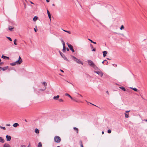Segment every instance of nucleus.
I'll return each mask as SVG.
<instances>
[{"instance_id": "4", "label": "nucleus", "mask_w": 147, "mask_h": 147, "mask_svg": "<svg viewBox=\"0 0 147 147\" xmlns=\"http://www.w3.org/2000/svg\"><path fill=\"white\" fill-rule=\"evenodd\" d=\"M22 62V60L21 58L19 56L18 59L15 62L17 64H20Z\"/></svg>"}, {"instance_id": "2", "label": "nucleus", "mask_w": 147, "mask_h": 147, "mask_svg": "<svg viewBox=\"0 0 147 147\" xmlns=\"http://www.w3.org/2000/svg\"><path fill=\"white\" fill-rule=\"evenodd\" d=\"M54 140L55 142L59 143L60 142L61 140V138L59 136H56L54 138Z\"/></svg>"}, {"instance_id": "48", "label": "nucleus", "mask_w": 147, "mask_h": 147, "mask_svg": "<svg viewBox=\"0 0 147 147\" xmlns=\"http://www.w3.org/2000/svg\"><path fill=\"white\" fill-rule=\"evenodd\" d=\"M80 146L81 147H83V144H81V145H80Z\"/></svg>"}, {"instance_id": "55", "label": "nucleus", "mask_w": 147, "mask_h": 147, "mask_svg": "<svg viewBox=\"0 0 147 147\" xmlns=\"http://www.w3.org/2000/svg\"><path fill=\"white\" fill-rule=\"evenodd\" d=\"M121 35L122 36H124V35L123 34H121Z\"/></svg>"}, {"instance_id": "58", "label": "nucleus", "mask_w": 147, "mask_h": 147, "mask_svg": "<svg viewBox=\"0 0 147 147\" xmlns=\"http://www.w3.org/2000/svg\"><path fill=\"white\" fill-rule=\"evenodd\" d=\"M79 95H80V96L81 97H82V95H81V94H79Z\"/></svg>"}, {"instance_id": "47", "label": "nucleus", "mask_w": 147, "mask_h": 147, "mask_svg": "<svg viewBox=\"0 0 147 147\" xmlns=\"http://www.w3.org/2000/svg\"><path fill=\"white\" fill-rule=\"evenodd\" d=\"M3 64V62H1L0 63V65H1L2 64Z\"/></svg>"}, {"instance_id": "33", "label": "nucleus", "mask_w": 147, "mask_h": 147, "mask_svg": "<svg viewBox=\"0 0 147 147\" xmlns=\"http://www.w3.org/2000/svg\"><path fill=\"white\" fill-rule=\"evenodd\" d=\"M6 37L10 41H12V39H11V38L10 37H7V36Z\"/></svg>"}, {"instance_id": "7", "label": "nucleus", "mask_w": 147, "mask_h": 147, "mask_svg": "<svg viewBox=\"0 0 147 147\" xmlns=\"http://www.w3.org/2000/svg\"><path fill=\"white\" fill-rule=\"evenodd\" d=\"M88 61L89 65L91 67H92L95 65L93 62L91 60H88Z\"/></svg>"}, {"instance_id": "42", "label": "nucleus", "mask_w": 147, "mask_h": 147, "mask_svg": "<svg viewBox=\"0 0 147 147\" xmlns=\"http://www.w3.org/2000/svg\"><path fill=\"white\" fill-rule=\"evenodd\" d=\"M80 145H81V144H82V141H81H81H80Z\"/></svg>"}, {"instance_id": "27", "label": "nucleus", "mask_w": 147, "mask_h": 147, "mask_svg": "<svg viewBox=\"0 0 147 147\" xmlns=\"http://www.w3.org/2000/svg\"><path fill=\"white\" fill-rule=\"evenodd\" d=\"M16 64H17L15 62L10 63V65L12 66H14L16 65Z\"/></svg>"}, {"instance_id": "37", "label": "nucleus", "mask_w": 147, "mask_h": 147, "mask_svg": "<svg viewBox=\"0 0 147 147\" xmlns=\"http://www.w3.org/2000/svg\"><path fill=\"white\" fill-rule=\"evenodd\" d=\"M107 132L108 133L110 134L111 133V131L110 129H109L107 131Z\"/></svg>"}, {"instance_id": "21", "label": "nucleus", "mask_w": 147, "mask_h": 147, "mask_svg": "<svg viewBox=\"0 0 147 147\" xmlns=\"http://www.w3.org/2000/svg\"><path fill=\"white\" fill-rule=\"evenodd\" d=\"M65 95L66 96H68L71 99H72V97L69 94H68V93H66L65 94Z\"/></svg>"}, {"instance_id": "13", "label": "nucleus", "mask_w": 147, "mask_h": 147, "mask_svg": "<svg viewBox=\"0 0 147 147\" xmlns=\"http://www.w3.org/2000/svg\"><path fill=\"white\" fill-rule=\"evenodd\" d=\"M103 56L104 57H105L107 55V52L106 51H104L103 52Z\"/></svg>"}, {"instance_id": "38", "label": "nucleus", "mask_w": 147, "mask_h": 147, "mask_svg": "<svg viewBox=\"0 0 147 147\" xmlns=\"http://www.w3.org/2000/svg\"><path fill=\"white\" fill-rule=\"evenodd\" d=\"M92 51H96V49L95 48L93 49Z\"/></svg>"}, {"instance_id": "63", "label": "nucleus", "mask_w": 147, "mask_h": 147, "mask_svg": "<svg viewBox=\"0 0 147 147\" xmlns=\"http://www.w3.org/2000/svg\"><path fill=\"white\" fill-rule=\"evenodd\" d=\"M145 121H147V120H145Z\"/></svg>"}, {"instance_id": "50", "label": "nucleus", "mask_w": 147, "mask_h": 147, "mask_svg": "<svg viewBox=\"0 0 147 147\" xmlns=\"http://www.w3.org/2000/svg\"><path fill=\"white\" fill-rule=\"evenodd\" d=\"M60 71H61V72H64V71H63V70H61V69H60Z\"/></svg>"}, {"instance_id": "62", "label": "nucleus", "mask_w": 147, "mask_h": 147, "mask_svg": "<svg viewBox=\"0 0 147 147\" xmlns=\"http://www.w3.org/2000/svg\"><path fill=\"white\" fill-rule=\"evenodd\" d=\"M57 147H60L59 146H57Z\"/></svg>"}, {"instance_id": "39", "label": "nucleus", "mask_w": 147, "mask_h": 147, "mask_svg": "<svg viewBox=\"0 0 147 147\" xmlns=\"http://www.w3.org/2000/svg\"><path fill=\"white\" fill-rule=\"evenodd\" d=\"M113 66H114L115 67H116V66H117V65L115 64H113Z\"/></svg>"}, {"instance_id": "34", "label": "nucleus", "mask_w": 147, "mask_h": 147, "mask_svg": "<svg viewBox=\"0 0 147 147\" xmlns=\"http://www.w3.org/2000/svg\"><path fill=\"white\" fill-rule=\"evenodd\" d=\"M0 128L2 129L5 130L6 129L5 127H3L2 126H0Z\"/></svg>"}, {"instance_id": "56", "label": "nucleus", "mask_w": 147, "mask_h": 147, "mask_svg": "<svg viewBox=\"0 0 147 147\" xmlns=\"http://www.w3.org/2000/svg\"><path fill=\"white\" fill-rule=\"evenodd\" d=\"M52 5L53 6H55V5L54 4H52Z\"/></svg>"}, {"instance_id": "26", "label": "nucleus", "mask_w": 147, "mask_h": 147, "mask_svg": "<svg viewBox=\"0 0 147 147\" xmlns=\"http://www.w3.org/2000/svg\"><path fill=\"white\" fill-rule=\"evenodd\" d=\"M38 147H42V143L41 142H40L38 143Z\"/></svg>"}, {"instance_id": "53", "label": "nucleus", "mask_w": 147, "mask_h": 147, "mask_svg": "<svg viewBox=\"0 0 147 147\" xmlns=\"http://www.w3.org/2000/svg\"><path fill=\"white\" fill-rule=\"evenodd\" d=\"M30 3H31V4H34V3H33L31 1H30Z\"/></svg>"}, {"instance_id": "29", "label": "nucleus", "mask_w": 147, "mask_h": 147, "mask_svg": "<svg viewBox=\"0 0 147 147\" xmlns=\"http://www.w3.org/2000/svg\"><path fill=\"white\" fill-rule=\"evenodd\" d=\"M42 84L44 85L45 86H47V83L46 82H42Z\"/></svg>"}, {"instance_id": "16", "label": "nucleus", "mask_w": 147, "mask_h": 147, "mask_svg": "<svg viewBox=\"0 0 147 147\" xmlns=\"http://www.w3.org/2000/svg\"><path fill=\"white\" fill-rule=\"evenodd\" d=\"M13 28H14L13 27H12L10 26H9L8 28L9 30L11 31H12V30Z\"/></svg>"}, {"instance_id": "61", "label": "nucleus", "mask_w": 147, "mask_h": 147, "mask_svg": "<svg viewBox=\"0 0 147 147\" xmlns=\"http://www.w3.org/2000/svg\"><path fill=\"white\" fill-rule=\"evenodd\" d=\"M108 63V62L107 61V63L106 65H107V63Z\"/></svg>"}, {"instance_id": "24", "label": "nucleus", "mask_w": 147, "mask_h": 147, "mask_svg": "<svg viewBox=\"0 0 147 147\" xmlns=\"http://www.w3.org/2000/svg\"><path fill=\"white\" fill-rule=\"evenodd\" d=\"M38 18V17H37V16H35L33 18V20L35 21H36L37 19Z\"/></svg>"}, {"instance_id": "20", "label": "nucleus", "mask_w": 147, "mask_h": 147, "mask_svg": "<svg viewBox=\"0 0 147 147\" xmlns=\"http://www.w3.org/2000/svg\"><path fill=\"white\" fill-rule=\"evenodd\" d=\"M73 129L74 130H76V133L77 134L78 133V128L76 127H74L73 128Z\"/></svg>"}, {"instance_id": "3", "label": "nucleus", "mask_w": 147, "mask_h": 147, "mask_svg": "<svg viewBox=\"0 0 147 147\" xmlns=\"http://www.w3.org/2000/svg\"><path fill=\"white\" fill-rule=\"evenodd\" d=\"M61 42L63 44V52H65V49H66V47H65V42H64V41L62 39H61Z\"/></svg>"}, {"instance_id": "28", "label": "nucleus", "mask_w": 147, "mask_h": 147, "mask_svg": "<svg viewBox=\"0 0 147 147\" xmlns=\"http://www.w3.org/2000/svg\"><path fill=\"white\" fill-rule=\"evenodd\" d=\"M62 30H63V31H64V32H67V33H69V34H71V33L70 32V31H69L66 30H63V29H62Z\"/></svg>"}, {"instance_id": "23", "label": "nucleus", "mask_w": 147, "mask_h": 147, "mask_svg": "<svg viewBox=\"0 0 147 147\" xmlns=\"http://www.w3.org/2000/svg\"><path fill=\"white\" fill-rule=\"evenodd\" d=\"M2 57L3 58V59H6V58L8 59H9V57H7L5 56H4L3 55L2 56Z\"/></svg>"}, {"instance_id": "12", "label": "nucleus", "mask_w": 147, "mask_h": 147, "mask_svg": "<svg viewBox=\"0 0 147 147\" xmlns=\"http://www.w3.org/2000/svg\"><path fill=\"white\" fill-rule=\"evenodd\" d=\"M47 13L49 17V18L50 19V20H51V15L49 11L48 10H47Z\"/></svg>"}, {"instance_id": "35", "label": "nucleus", "mask_w": 147, "mask_h": 147, "mask_svg": "<svg viewBox=\"0 0 147 147\" xmlns=\"http://www.w3.org/2000/svg\"><path fill=\"white\" fill-rule=\"evenodd\" d=\"M124 28V27L123 25H122L120 27V29L121 30H122Z\"/></svg>"}, {"instance_id": "10", "label": "nucleus", "mask_w": 147, "mask_h": 147, "mask_svg": "<svg viewBox=\"0 0 147 147\" xmlns=\"http://www.w3.org/2000/svg\"><path fill=\"white\" fill-rule=\"evenodd\" d=\"M3 147H11V146L9 144L5 143L3 145Z\"/></svg>"}, {"instance_id": "44", "label": "nucleus", "mask_w": 147, "mask_h": 147, "mask_svg": "<svg viewBox=\"0 0 147 147\" xmlns=\"http://www.w3.org/2000/svg\"><path fill=\"white\" fill-rule=\"evenodd\" d=\"M130 111V110H129V111H125V112L126 113H128V112H129Z\"/></svg>"}, {"instance_id": "43", "label": "nucleus", "mask_w": 147, "mask_h": 147, "mask_svg": "<svg viewBox=\"0 0 147 147\" xmlns=\"http://www.w3.org/2000/svg\"><path fill=\"white\" fill-rule=\"evenodd\" d=\"M37 30V29H36L35 28H34V30L35 32H36Z\"/></svg>"}, {"instance_id": "40", "label": "nucleus", "mask_w": 147, "mask_h": 147, "mask_svg": "<svg viewBox=\"0 0 147 147\" xmlns=\"http://www.w3.org/2000/svg\"><path fill=\"white\" fill-rule=\"evenodd\" d=\"M90 47H91V48H93V47L92 46V45L91 44H90Z\"/></svg>"}, {"instance_id": "36", "label": "nucleus", "mask_w": 147, "mask_h": 147, "mask_svg": "<svg viewBox=\"0 0 147 147\" xmlns=\"http://www.w3.org/2000/svg\"><path fill=\"white\" fill-rule=\"evenodd\" d=\"M58 100L60 102H63V100L61 98L59 99Z\"/></svg>"}, {"instance_id": "6", "label": "nucleus", "mask_w": 147, "mask_h": 147, "mask_svg": "<svg viewBox=\"0 0 147 147\" xmlns=\"http://www.w3.org/2000/svg\"><path fill=\"white\" fill-rule=\"evenodd\" d=\"M59 53L61 56L66 61H69V60L67 59V58L65 57L64 55L62 52L60 51H59Z\"/></svg>"}, {"instance_id": "17", "label": "nucleus", "mask_w": 147, "mask_h": 147, "mask_svg": "<svg viewBox=\"0 0 147 147\" xmlns=\"http://www.w3.org/2000/svg\"><path fill=\"white\" fill-rule=\"evenodd\" d=\"M19 125V124L17 123H15L13 124V126L14 127H16Z\"/></svg>"}, {"instance_id": "14", "label": "nucleus", "mask_w": 147, "mask_h": 147, "mask_svg": "<svg viewBox=\"0 0 147 147\" xmlns=\"http://www.w3.org/2000/svg\"><path fill=\"white\" fill-rule=\"evenodd\" d=\"M59 96L58 95L57 96H54L53 97V98L54 100H58V99H59L58 98H59Z\"/></svg>"}, {"instance_id": "41", "label": "nucleus", "mask_w": 147, "mask_h": 147, "mask_svg": "<svg viewBox=\"0 0 147 147\" xmlns=\"http://www.w3.org/2000/svg\"><path fill=\"white\" fill-rule=\"evenodd\" d=\"M6 125L7 126H10V125L9 124H6Z\"/></svg>"}, {"instance_id": "52", "label": "nucleus", "mask_w": 147, "mask_h": 147, "mask_svg": "<svg viewBox=\"0 0 147 147\" xmlns=\"http://www.w3.org/2000/svg\"><path fill=\"white\" fill-rule=\"evenodd\" d=\"M2 69V68L0 66V71H1Z\"/></svg>"}, {"instance_id": "15", "label": "nucleus", "mask_w": 147, "mask_h": 147, "mask_svg": "<svg viewBox=\"0 0 147 147\" xmlns=\"http://www.w3.org/2000/svg\"><path fill=\"white\" fill-rule=\"evenodd\" d=\"M92 67L96 70H98L99 69L95 65H94Z\"/></svg>"}, {"instance_id": "1", "label": "nucleus", "mask_w": 147, "mask_h": 147, "mask_svg": "<svg viewBox=\"0 0 147 147\" xmlns=\"http://www.w3.org/2000/svg\"><path fill=\"white\" fill-rule=\"evenodd\" d=\"M72 59L75 61L79 64H81L82 65H83V62L81 61L80 59L77 58L73 56H71Z\"/></svg>"}, {"instance_id": "11", "label": "nucleus", "mask_w": 147, "mask_h": 147, "mask_svg": "<svg viewBox=\"0 0 147 147\" xmlns=\"http://www.w3.org/2000/svg\"><path fill=\"white\" fill-rule=\"evenodd\" d=\"M5 142V140L2 137H0V142L3 143Z\"/></svg>"}, {"instance_id": "49", "label": "nucleus", "mask_w": 147, "mask_h": 147, "mask_svg": "<svg viewBox=\"0 0 147 147\" xmlns=\"http://www.w3.org/2000/svg\"><path fill=\"white\" fill-rule=\"evenodd\" d=\"M46 0L47 2V3L49 2V1H50L49 0Z\"/></svg>"}, {"instance_id": "8", "label": "nucleus", "mask_w": 147, "mask_h": 147, "mask_svg": "<svg viewBox=\"0 0 147 147\" xmlns=\"http://www.w3.org/2000/svg\"><path fill=\"white\" fill-rule=\"evenodd\" d=\"M94 72L95 73H96L98 75L100 76L101 77H102V76L103 75V73L101 71H94Z\"/></svg>"}, {"instance_id": "22", "label": "nucleus", "mask_w": 147, "mask_h": 147, "mask_svg": "<svg viewBox=\"0 0 147 147\" xmlns=\"http://www.w3.org/2000/svg\"><path fill=\"white\" fill-rule=\"evenodd\" d=\"M131 88L132 89L135 91L138 92V90L136 88Z\"/></svg>"}, {"instance_id": "18", "label": "nucleus", "mask_w": 147, "mask_h": 147, "mask_svg": "<svg viewBox=\"0 0 147 147\" xmlns=\"http://www.w3.org/2000/svg\"><path fill=\"white\" fill-rule=\"evenodd\" d=\"M8 66H7V67H3V68L2 69V70L3 71H4L5 70H6L8 68Z\"/></svg>"}, {"instance_id": "51", "label": "nucleus", "mask_w": 147, "mask_h": 147, "mask_svg": "<svg viewBox=\"0 0 147 147\" xmlns=\"http://www.w3.org/2000/svg\"><path fill=\"white\" fill-rule=\"evenodd\" d=\"M104 133V131H102V134H103Z\"/></svg>"}, {"instance_id": "54", "label": "nucleus", "mask_w": 147, "mask_h": 147, "mask_svg": "<svg viewBox=\"0 0 147 147\" xmlns=\"http://www.w3.org/2000/svg\"><path fill=\"white\" fill-rule=\"evenodd\" d=\"M24 120L26 122H27V120L26 119H25Z\"/></svg>"}, {"instance_id": "45", "label": "nucleus", "mask_w": 147, "mask_h": 147, "mask_svg": "<svg viewBox=\"0 0 147 147\" xmlns=\"http://www.w3.org/2000/svg\"><path fill=\"white\" fill-rule=\"evenodd\" d=\"M106 93H107L108 95H109V93L108 91H107L106 92Z\"/></svg>"}, {"instance_id": "59", "label": "nucleus", "mask_w": 147, "mask_h": 147, "mask_svg": "<svg viewBox=\"0 0 147 147\" xmlns=\"http://www.w3.org/2000/svg\"><path fill=\"white\" fill-rule=\"evenodd\" d=\"M104 61H103L102 62V63L103 64L104 63Z\"/></svg>"}, {"instance_id": "19", "label": "nucleus", "mask_w": 147, "mask_h": 147, "mask_svg": "<svg viewBox=\"0 0 147 147\" xmlns=\"http://www.w3.org/2000/svg\"><path fill=\"white\" fill-rule=\"evenodd\" d=\"M35 132L36 134H38L39 133V130L36 128L35 129Z\"/></svg>"}, {"instance_id": "60", "label": "nucleus", "mask_w": 147, "mask_h": 147, "mask_svg": "<svg viewBox=\"0 0 147 147\" xmlns=\"http://www.w3.org/2000/svg\"><path fill=\"white\" fill-rule=\"evenodd\" d=\"M104 61L105 62V61H107V60H105Z\"/></svg>"}, {"instance_id": "30", "label": "nucleus", "mask_w": 147, "mask_h": 147, "mask_svg": "<svg viewBox=\"0 0 147 147\" xmlns=\"http://www.w3.org/2000/svg\"><path fill=\"white\" fill-rule=\"evenodd\" d=\"M88 39V40H89V41H90L92 43H94V44H96V42H94L92 40H91V39Z\"/></svg>"}, {"instance_id": "31", "label": "nucleus", "mask_w": 147, "mask_h": 147, "mask_svg": "<svg viewBox=\"0 0 147 147\" xmlns=\"http://www.w3.org/2000/svg\"><path fill=\"white\" fill-rule=\"evenodd\" d=\"M16 39H15L13 41L14 44L15 45H17V43L16 42Z\"/></svg>"}, {"instance_id": "46", "label": "nucleus", "mask_w": 147, "mask_h": 147, "mask_svg": "<svg viewBox=\"0 0 147 147\" xmlns=\"http://www.w3.org/2000/svg\"><path fill=\"white\" fill-rule=\"evenodd\" d=\"M66 50H67V51H69V49L68 48H66Z\"/></svg>"}, {"instance_id": "32", "label": "nucleus", "mask_w": 147, "mask_h": 147, "mask_svg": "<svg viewBox=\"0 0 147 147\" xmlns=\"http://www.w3.org/2000/svg\"><path fill=\"white\" fill-rule=\"evenodd\" d=\"M125 117L126 118H127L129 117L128 114H127L126 113H125Z\"/></svg>"}, {"instance_id": "57", "label": "nucleus", "mask_w": 147, "mask_h": 147, "mask_svg": "<svg viewBox=\"0 0 147 147\" xmlns=\"http://www.w3.org/2000/svg\"><path fill=\"white\" fill-rule=\"evenodd\" d=\"M107 59H108V60H111V59H109V58H107Z\"/></svg>"}, {"instance_id": "9", "label": "nucleus", "mask_w": 147, "mask_h": 147, "mask_svg": "<svg viewBox=\"0 0 147 147\" xmlns=\"http://www.w3.org/2000/svg\"><path fill=\"white\" fill-rule=\"evenodd\" d=\"M7 141H10L11 139V137L10 136L7 135L6 136Z\"/></svg>"}, {"instance_id": "5", "label": "nucleus", "mask_w": 147, "mask_h": 147, "mask_svg": "<svg viewBox=\"0 0 147 147\" xmlns=\"http://www.w3.org/2000/svg\"><path fill=\"white\" fill-rule=\"evenodd\" d=\"M67 45L68 46L70 49L72 51V52H74L75 51L73 49V46L71 45L68 43V42L67 43Z\"/></svg>"}, {"instance_id": "25", "label": "nucleus", "mask_w": 147, "mask_h": 147, "mask_svg": "<svg viewBox=\"0 0 147 147\" xmlns=\"http://www.w3.org/2000/svg\"><path fill=\"white\" fill-rule=\"evenodd\" d=\"M119 88L123 91H126L125 88L123 87H120Z\"/></svg>"}, {"instance_id": "64", "label": "nucleus", "mask_w": 147, "mask_h": 147, "mask_svg": "<svg viewBox=\"0 0 147 147\" xmlns=\"http://www.w3.org/2000/svg\"><path fill=\"white\" fill-rule=\"evenodd\" d=\"M1 61V60L0 59V62Z\"/></svg>"}]
</instances>
